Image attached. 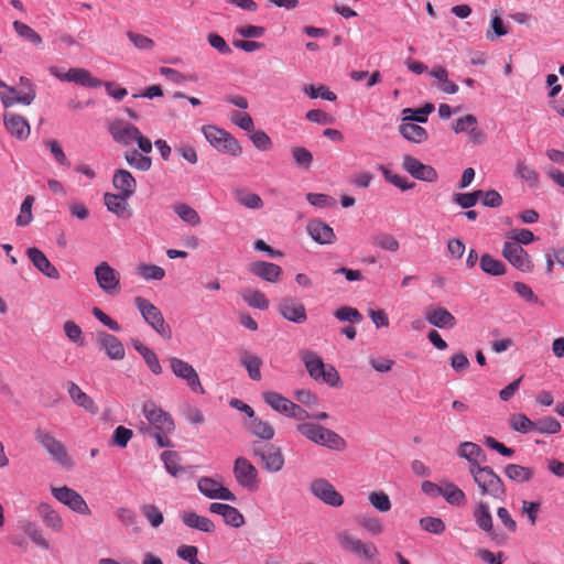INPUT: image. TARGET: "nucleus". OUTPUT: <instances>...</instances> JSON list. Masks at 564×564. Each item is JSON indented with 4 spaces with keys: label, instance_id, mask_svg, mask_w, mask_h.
<instances>
[{
    "label": "nucleus",
    "instance_id": "f257e3e1",
    "mask_svg": "<svg viewBox=\"0 0 564 564\" xmlns=\"http://www.w3.org/2000/svg\"><path fill=\"white\" fill-rule=\"evenodd\" d=\"M108 132L118 144L128 147L132 144V142H137L143 153H150L152 151L153 145L151 140L144 137L138 127L123 119L110 121L108 123Z\"/></svg>",
    "mask_w": 564,
    "mask_h": 564
},
{
    "label": "nucleus",
    "instance_id": "f03ea898",
    "mask_svg": "<svg viewBox=\"0 0 564 564\" xmlns=\"http://www.w3.org/2000/svg\"><path fill=\"white\" fill-rule=\"evenodd\" d=\"M308 375L316 381H322L330 387H336L340 381L338 371L332 365H325L323 359L312 350H303L300 354Z\"/></svg>",
    "mask_w": 564,
    "mask_h": 564
},
{
    "label": "nucleus",
    "instance_id": "7ed1b4c3",
    "mask_svg": "<svg viewBox=\"0 0 564 564\" xmlns=\"http://www.w3.org/2000/svg\"><path fill=\"white\" fill-rule=\"evenodd\" d=\"M469 473L477 484L481 495H488L495 499L502 500L506 496V487L501 478L489 466L469 468Z\"/></svg>",
    "mask_w": 564,
    "mask_h": 564
},
{
    "label": "nucleus",
    "instance_id": "20e7f679",
    "mask_svg": "<svg viewBox=\"0 0 564 564\" xmlns=\"http://www.w3.org/2000/svg\"><path fill=\"white\" fill-rule=\"evenodd\" d=\"M203 133L210 145L214 147L217 151L230 154L235 158L241 155L242 148L240 147L237 139L234 138L229 132L215 126H207L203 128Z\"/></svg>",
    "mask_w": 564,
    "mask_h": 564
},
{
    "label": "nucleus",
    "instance_id": "39448f33",
    "mask_svg": "<svg viewBox=\"0 0 564 564\" xmlns=\"http://www.w3.org/2000/svg\"><path fill=\"white\" fill-rule=\"evenodd\" d=\"M34 437L57 464L67 468L73 466V462L68 456L66 447L61 441L56 440L52 433L37 427L34 430Z\"/></svg>",
    "mask_w": 564,
    "mask_h": 564
},
{
    "label": "nucleus",
    "instance_id": "423d86ee",
    "mask_svg": "<svg viewBox=\"0 0 564 564\" xmlns=\"http://www.w3.org/2000/svg\"><path fill=\"white\" fill-rule=\"evenodd\" d=\"M134 304L141 313L144 321L163 338L170 339L172 336L171 327L165 323L161 311L149 300L137 296Z\"/></svg>",
    "mask_w": 564,
    "mask_h": 564
},
{
    "label": "nucleus",
    "instance_id": "0eeeda50",
    "mask_svg": "<svg viewBox=\"0 0 564 564\" xmlns=\"http://www.w3.org/2000/svg\"><path fill=\"white\" fill-rule=\"evenodd\" d=\"M336 541L339 547L355 555H362L368 560H372L378 554V549L372 542H364L349 530H341L336 533Z\"/></svg>",
    "mask_w": 564,
    "mask_h": 564
},
{
    "label": "nucleus",
    "instance_id": "6e6552de",
    "mask_svg": "<svg viewBox=\"0 0 564 564\" xmlns=\"http://www.w3.org/2000/svg\"><path fill=\"white\" fill-rule=\"evenodd\" d=\"M142 413L152 426L151 432L171 433L174 431L175 424L171 414L158 406L153 401H145L143 403Z\"/></svg>",
    "mask_w": 564,
    "mask_h": 564
},
{
    "label": "nucleus",
    "instance_id": "1a4fd4ad",
    "mask_svg": "<svg viewBox=\"0 0 564 564\" xmlns=\"http://www.w3.org/2000/svg\"><path fill=\"white\" fill-rule=\"evenodd\" d=\"M51 492L56 500L68 507L72 511L84 516L91 513L87 502L76 490L67 486H62L52 487Z\"/></svg>",
    "mask_w": 564,
    "mask_h": 564
},
{
    "label": "nucleus",
    "instance_id": "9d476101",
    "mask_svg": "<svg viewBox=\"0 0 564 564\" xmlns=\"http://www.w3.org/2000/svg\"><path fill=\"white\" fill-rule=\"evenodd\" d=\"M474 520L478 528L487 532L490 539L498 545L507 542V536L500 532L494 530L492 516L489 510V506L479 501L473 512Z\"/></svg>",
    "mask_w": 564,
    "mask_h": 564
},
{
    "label": "nucleus",
    "instance_id": "9b49d317",
    "mask_svg": "<svg viewBox=\"0 0 564 564\" xmlns=\"http://www.w3.org/2000/svg\"><path fill=\"white\" fill-rule=\"evenodd\" d=\"M170 368L172 372L177 377L186 381L187 386L194 392L205 393V390L200 383L197 371L192 365L177 357H171L169 359Z\"/></svg>",
    "mask_w": 564,
    "mask_h": 564
},
{
    "label": "nucleus",
    "instance_id": "f8f14e48",
    "mask_svg": "<svg viewBox=\"0 0 564 564\" xmlns=\"http://www.w3.org/2000/svg\"><path fill=\"white\" fill-rule=\"evenodd\" d=\"M236 481L248 490H257L259 478L257 468L245 457H238L234 464Z\"/></svg>",
    "mask_w": 564,
    "mask_h": 564
},
{
    "label": "nucleus",
    "instance_id": "ddd939ff",
    "mask_svg": "<svg viewBox=\"0 0 564 564\" xmlns=\"http://www.w3.org/2000/svg\"><path fill=\"white\" fill-rule=\"evenodd\" d=\"M311 494L332 507H340L344 503V497L336 488L326 479L317 478L310 484Z\"/></svg>",
    "mask_w": 564,
    "mask_h": 564
},
{
    "label": "nucleus",
    "instance_id": "4468645a",
    "mask_svg": "<svg viewBox=\"0 0 564 564\" xmlns=\"http://www.w3.org/2000/svg\"><path fill=\"white\" fill-rule=\"evenodd\" d=\"M252 453L260 457L262 468L269 473H279L285 464L283 452L279 446L272 444L267 445L265 448L254 446Z\"/></svg>",
    "mask_w": 564,
    "mask_h": 564
},
{
    "label": "nucleus",
    "instance_id": "2eb2a0df",
    "mask_svg": "<svg viewBox=\"0 0 564 564\" xmlns=\"http://www.w3.org/2000/svg\"><path fill=\"white\" fill-rule=\"evenodd\" d=\"M502 256L509 263L521 272H531L533 262L528 252L517 242L506 241L502 248Z\"/></svg>",
    "mask_w": 564,
    "mask_h": 564
},
{
    "label": "nucleus",
    "instance_id": "dca6fc26",
    "mask_svg": "<svg viewBox=\"0 0 564 564\" xmlns=\"http://www.w3.org/2000/svg\"><path fill=\"white\" fill-rule=\"evenodd\" d=\"M98 286L106 293L112 294L120 285V273L106 261L100 262L94 270Z\"/></svg>",
    "mask_w": 564,
    "mask_h": 564
},
{
    "label": "nucleus",
    "instance_id": "f3484780",
    "mask_svg": "<svg viewBox=\"0 0 564 564\" xmlns=\"http://www.w3.org/2000/svg\"><path fill=\"white\" fill-rule=\"evenodd\" d=\"M402 167L414 178L420 181L432 183L438 177L437 172L433 166L423 164L421 161L409 154L403 155Z\"/></svg>",
    "mask_w": 564,
    "mask_h": 564
},
{
    "label": "nucleus",
    "instance_id": "a211bd4d",
    "mask_svg": "<svg viewBox=\"0 0 564 564\" xmlns=\"http://www.w3.org/2000/svg\"><path fill=\"white\" fill-rule=\"evenodd\" d=\"M278 310L285 319L295 324H302L307 319L304 304L292 296L282 297Z\"/></svg>",
    "mask_w": 564,
    "mask_h": 564
},
{
    "label": "nucleus",
    "instance_id": "6ab92c4d",
    "mask_svg": "<svg viewBox=\"0 0 564 564\" xmlns=\"http://www.w3.org/2000/svg\"><path fill=\"white\" fill-rule=\"evenodd\" d=\"M198 490L209 499H221L228 501H236V496L219 481L202 477L197 482Z\"/></svg>",
    "mask_w": 564,
    "mask_h": 564
},
{
    "label": "nucleus",
    "instance_id": "aec40b11",
    "mask_svg": "<svg viewBox=\"0 0 564 564\" xmlns=\"http://www.w3.org/2000/svg\"><path fill=\"white\" fill-rule=\"evenodd\" d=\"M3 124L6 130L19 140H26L30 135L31 128L28 120L13 112H6L3 115Z\"/></svg>",
    "mask_w": 564,
    "mask_h": 564
},
{
    "label": "nucleus",
    "instance_id": "412c9836",
    "mask_svg": "<svg viewBox=\"0 0 564 564\" xmlns=\"http://www.w3.org/2000/svg\"><path fill=\"white\" fill-rule=\"evenodd\" d=\"M209 511L223 517L225 523L232 528H240L245 524L243 514L235 507L220 502H213L209 506Z\"/></svg>",
    "mask_w": 564,
    "mask_h": 564
},
{
    "label": "nucleus",
    "instance_id": "4be33fe9",
    "mask_svg": "<svg viewBox=\"0 0 564 564\" xmlns=\"http://www.w3.org/2000/svg\"><path fill=\"white\" fill-rule=\"evenodd\" d=\"M425 319L435 327L448 329L457 323L455 316L442 306H430L425 312Z\"/></svg>",
    "mask_w": 564,
    "mask_h": 564
},
{
    "label": "nucleus",
    "instance_id": "5701e85b",
    "mask_svg": "<svg viewBox=\"0 0 564 564\" xmlns=\"http://www.w3.org/2000/svg\"><path fill=\"white\" fill-rule=\"evenodd\" d=\"M26 256L32 264L45 276L54 280L59 278L58 270L40 249L35 247L29 248L26 250Z\"/></svg>",
    "mask_w": 564,
    "mask_h": 564
},
{
    "label": "nucleus",
    "instance_id": "b1692460",
    "mask_svg": "<svg viewBox=\"0 0 564 564\" xmlns=\"http://www.w3.org/2000/svg\"><path fill=\"white\" fill-rule=\"evenodd\" d=\"M307 234L321 245H330L336 241L333 228L319 219H313L307 224Z\"/></svg>",
    "mask_w": 564,
    "mask_h": 564
},
{
    "label": "nucleus",
    "instance_id": "393cba45",
    "mask_svg": "<svg viewBox=\"0 0 564 564\" xmlns=\"http://www.w3.org/2000/svg\"><path fill=\"white\" fill-rule=\"evenodd\" d=\"M97 343L110 359L122 360L124 358V347L116 336L106 332H99L97 333Z\"/></svg>",
    "mask_w": 564,
    "mask_h": 564
},
{
    "label": "nucleus",
    "instance_id": "a878e982",
    "mask_svg": "<svg viewBox=\"0 0 564 564\" xmlns=\"http://www.w3.org/2000/svg\"><path fill=\"white\" fill-rule=\"evenodd\" d=\"M36 512L46 528L53 532L59 533L64 529V521L61 514L48 503L41 502L36 507Z\"/></svg>",
    "mask_w": 564,
    "mask_h": 564
},
{
    "label": "nucleus",
    "instance_id": "bb28decb",
    "mask_svg": "<svg viewBox=\"0 0 564 564\" xmlns=\"http://www.w3.org/2000/svg\"><path fill=\"white\" fill-rule=\"evenodd\" d=\"M129 197L130 196H123V194L106 193L104 202L110 213H113L120 218L128 219L132 216V212L127 202Z\"/></svg>",
    "mask_w": 564,
    "mask_h": 564
},
{
    "label": "nucleus",
    "instance_id": "cd10ccee",
    "mask_svg": "<svg viewBox=\"0 0 564 564\" xmlns=\"http://www.w3.org/2000/svg\"><path fill=\"white\" fill-rule=\"evenodd\" d=\"M249 271L252 274L271 283L278 282L282 274V269L280 265L265 261L252 262L249 265Z\"/></svg>",
    "mask_w": 564,
    "mask_h": 564
},
{
    "label": "nucleus",
    "instance_id": "c85d7f7f",
    "mask_svg": "<svg viewBox=\"0 0 564 564\" xmlns=\"http://www.w3.org/2000/svg\"><path fill=\"white\" fill-rule=\"evenodd\" d=\"M180 518L182 522L191 529H195L205 533L215 532L216 528L214 522L207 517L199 516L194 511H182L180 513Z\"/></svg>",
    "mask_w": 564,
    "mask_h": 564
},
{
    "label": "nucleus",
    "instance_id": "c756f323",
    "mask_svg": "<svg viewBox=\"0 0 564 564\" xmlns=\"http://www.w3.org/2000/svg\"><path fill=\"white\" fill-rule=\"evenodd\" d=\"M313 443L337 452H341L347 448L346 441L339 434L325 426L318 433V436Z\"/></svg>",
    "mask_w": 564,
    "mask_h": 564
},
{
    "label": "nucleus",
    "instance_id": "7c9ffc66",
    "mask_svg": "<svg viewBox=\"0 0 564 564\" xmlns=\"http://www.w3.org/2000/svg\"><path fill=\"white\" fill-rule=\"evenodd\" d=\"M458 455L468 460L469 468L475 467L476 469L481 466V463L486 462L482 448L473 442H463L458 447Z\"/></svg>",
    "mask_w": 564,
    "mask_h": 564
},
{
    "label": "nucleus",
    "instance_id": "2f4dec72",
    "mask_svg": "<svg viewBox=\"0 0 564 564\" xmlns=\"http://www.w3.org/2000/svg\"><path fill=\"white\" fill-rule=\"evenodd\" d=\"M67 391L75 404L83 408L85 411L96 414L98 412V406L94 402V400L86 394L78 384L70 381L67 383Z\"/></svg>",
    "mask_w": 564,
    "mask_h": 564
},
{
    "label": "nucleus",
    "instance_id": "473e14b6",
    "mask_svg": "<svg viewBox=\"0 0 564 564\" xmlns=\"http://www.w3.org/2000/svg\"><path fill=\"white\" fill-rule=\"evenodd\" d=\"M112 184L119 194L132 196L137 188V182L132 174L127 170H117L112 177Z\"/></svg>",
    "mask_w": 564,
    "mask_h": 564
},
{
    "label": "nucleus",
    "instance_id": "72a5a7b5",
    "mask_svg": "<svg viewBox=\"0 0 564 564\" xmlns=\"http://www.w3.org/2000/svg\"><path fill=\"white\" fill-rule=\"evenodd\" d=\"M6 89L8 94L3 93L0 95L1 101L6 108L12 107L15 104L29 106L35 99V91L32 88H30V91H24L22 94H19L14 87L8 86Z\"/></svg>",
    "mask_w": 564,
    "mask_h": 564
},
{
    "label": "nucleus",
    "instance_id": "f704fd0d",
    "mask_svg": "<svg viewBox=\"0 0 564 564\" xmlns=\"http://www.w3.org/2000/svg\"><path fill=\"white\" fill-rule=\"evenodd\" d=\"M355 521L359 528H361L371 536H379L386 530L383 521L373 514H359L355 518Z\"/></svg>",
    "mask_w": 564,
    "mask_h": 564
},
{
    "label": "nucleus",
    "instance_id": "c9c22d12",
    "mask_svg": "<svg viewBox=\"0 0 564 564\" xmlns=\"http://www.w3.org/2000/svg\"><path fill=\"white\" fill-rule=\"evenodd\" d=\"M414 122L415 121H402L399 126V132L410 142L422 143L427 140L429 133L423 127Z\"/></svg>",
    "mask_w": 564,
    "mask_h": 564
},
{
    "label": "nucleus",
    "instance_id": "e433bc0d",
    "mask_svg": "<svg viewBox=\"0 0 564 564\" xmlns=\"http://www.w3.org/2000/svg\"><path fill=\"white\" fill-rule=\"evenodd\" d=\"M505 476L511 481L529 482L534 476V469L519 464H508L503 468Z\"/></svg>",
    "mask_w": 564,
    "mask_h": 564
},
{
    "label": "nucleus",
    "instance_id": "4c0bfd02",
    "mask_svg": "<svg viewBox=\"0 0 564 564\" xmlns=\"http://www.w3.org/2000/svg\"><path fill=\"white\" fill-rule=\"evenodd\" d=\"M240 362L247 369L252 380L259 381L261 379L262 360L258 356L248 350H242L240 352Z\"/></svg>",
    "mask_w": 564,
    "mask_h": 564
},
{
    "label": "nucleus",
    "instance_id": "58836bf2",
    "mask_svg": "<svg viewBox=\"0 0 564 564\" xmlns=\"http://www.w3.org/2000/svg\"><path fill=\"white\" fill-rule=\"evenodd\" d=\"M70 83H75L84 87L97 88L102 85V82L97 77H94L86 68H70Z\"/></svg>",
    "mask_w": 564,
    "mask_h": 564
},
{
    "label": "nucleus",
    "instance_id": "ea45409f",
    "mask_svg": "<svg viewBox=\"0 0 564 564\" xmlns=\"http://www.w3.org/2000/svg\"><path fill=\"white\" fill-rule=\"evenodd\" d=\"M262 398L264 402L274 411L285 415L289 413L292 401L282 394L274 391H268L262 394Z\"/></svg>",
    "mask_w": 564,
    "mask_h": 564
},
{
    "label": "nucleus",
    "instance_id": "a19ab883",
    "mask_svg": "<svg viewBox=\"0 0 564 564\" xmlns=\"http://www.w3.org/2000/svg\"><path fill=\"white\" fill-rule=\"evenodd\" d=\"M251 419L252 420L249 423V431L254 436L264 441H270L274 437V429L269 421L254 416Z\"/></svg>",
    "mask_w": 564,
    "mask_h": 564
},
{
    "label": "nucleus",
    "instance_id": "79ce46f5",
    "mask_svg": "<svg viewBox=\"0 0 564 564\" xmlns=\"http://www.w3.org/2000/svg\"><path fill=\"white\" fill-rule=\"evenodd\" d=\"M516 176L528 183L530 186L536 187L539 184V173L532 165L528 164L525 160L517 161Z\"/></svg>",
    "mask_w": 564,
    "mask_h": 564
},
{
    "label": "nucleus",
    "instance_id": "37998d69",
    "mask_svg": "<svg viewBox=\"0 0 564 564\" xmlns=\"http://www.w3.org/2000/svg\"><path fill=\"white\" fill-rule=\"evenodd\" d=\"M241 297L249 306L258 310H267L269 307V300L264 293L259 290L246 289L241 292Z\"/></svg>",
    "mask_w": 564,
    "mask_h": 564
},
{
    "label": "nucleus",
    "instance_id": "c03bdc74",
    "mask_svg": "<svg viewBox=\"0 0 564 564\" xmlns=\"http://www.w3.org/2000/svg\"><path fill=\"white\" fill-rule=\"evenodd\" d=\"M441 496L452 506H463L466 502L465 492L453 482L442 487Z\"/></svg>",
    "mask_w": 564,
    "mask_h": 564
},
{
    "label": "nucleus",
    "instance_id": "a18cd8bd",
    "mask_svg": "<svg viewBox=\"0 0 564 564\" xmlns=\"http://www.w3.org/2000/svg\"><path fill=\"white\" fill-rule=\"evenodd\" d=\"M480 269L490 275L499 276L506 273V265L502 261L495 259L489 253H485L480 258Z\"/></svg>",
    "mask_w": 564,
    "mask_h": 564
},
{
    "label": "nucleus",
    "instance_id": "49530a36",
    "mask_svg": "<svg viewBox=\"0 0 564 564\" xmlns=\"http://www.w3.org/2000/svg\"><path fill=\"white\" fill-rule=\"evenodd\" d=\"M161 459L164 463L166 471L173 477H177L185 471L184 467L180 464L181 458L176 452L164 451L161 454Z\"/></svg>",
    "mask_w": 564,
    "mask_h": 564
},
{
    "label": "nucleus",
    "instance_id": "de8ad7c7",
    "mask_svg": "<svg viewBox=\"0 0 564 564\" xmlns=\"http://www.w3.org/2000/svg\"><path fill=\"white\" fill-rule=\"evenodd\" d=\"M433 104H425L422 108L412 109L404 108L402 110V121H415V122H426L427 116L434 111Z\"/></svg>",
    "mask_w": 564,
    "mask_h": 564
},
{
    "label": "nucleus",
    "instance_id": "09e8293b",
    "mask_svg": "<svg viewBox=\"0 0 564 564\" xmlns=\"http://www.w3.org/2000/svg\"><path fill=\"white\" fill-rule=\"evenodd\" d=\"M174 213L189 226L196 227L200 224V217L198 213L189 205L180 203L174 205Z\"/></svg>",
    "mask_w": 564,
    "mask_h": 564
},
{
    "label": "nucleus",
    "instance_id": "8fccbe9b",
    "mask_svg": "<svg viewBox=\"0 0 564 564\" xmlns=\"http://www.w3.org/2000/svg\"><path fill=\"white\" fill-rule=\"evenodd\" d=\"M509 425L513 431L525 434L534 432L535 422L525 414L514 413L509 417Z\"/></svg>",
    "mask_w": 564,
    "mask_h": 564
},
{
    "label": "nucleus",
    "instance_id": "3c124183",
    "mask_svg": "<svg viewBox=\"0 0 564 564\" xmlns=\"http://www.w3.org/2000/svg\"><path fill=\"white\" fill-rule=\"evenodd\" d=\"M368 501L376 510L382 513L390 511L392 507L389 496L382 490L371 491L368 495Z\"/></svg>",
    "mask_w": 564,
    "mask_h": 564
},
{
    "label": "nucleus",
    "instance_id": "603ef678",
    "mask_svg": "<svg viewBox=\"0 0 564 564\" xmlns=\"http://www.w3.org/2000/svg\"><path fill=\"white\" fill-rule=\"evenodd\" d=\"M124 159L130 166L140 171H148L152 165V160L149 156L140 154L137 150L127 151Z\"/></svg>",
    "mask_w": 564,
    "mask_h": 564
},
{
    "label": "nucleus",
    "instance_id": "864d4df0",
    "mask_svg": "<svg viewBox=\"0 0 564 564\" xmlns=\"http://www.w3.org/2000/svg\"><path fill=\"white\" fill-rule=\"evenodd\" d=\"M562 425L558 420L552 416H544L535 421L534 432L540 434H556L561 431Z\"/></svg>",
    "mask_w": 564,
    "mask_h": 564
},
{
    "label": "nucleus",
    "instance_id": "5fc2aeb1",
    "mask_svg": "<svg viewBox=\"0 0 564 564\" xmlns=\"http://www.w3.org/2000/svg\"><path fill=\"white\" fill-rule=\"evenodd\" d=\"M140 510L152 528H158L163 523L164 516L155 505H142Z\"/></svg>",
    "mask_w": 564,
    "mask_h": 564
},
{
    "label": "nucleus",
    "instance_id": "6e6d98bb",
    "mask_svg": "<svg viewBox=\"0 0 564 564\" xmlns=\"http://www.w3.org/2000/svg\"><path fill=\"white\" fill-rule=\"evenodd\" d=\"M137 273L145 281H160L165 276L164 269L156 264H140L137 268Z\"/></svg>",
    "mask_w": 564,
    "mask_h": 564
},
{
    "label": "nucleus",
    "instance_id": "4d7b16f0",
    "mask_svg": "<svg viewBox=\"0 0 564 564\" xmlns=\"http://www.w3.org/2000/svg\"><path fill=\"white\" fill-rule=\"evenodd\" d=\"M34 203V197L28 195L21 204L20 214L15 218V224L20 227L28 226L32 219V206Z\"/></svg>",
    "mask_w": 564,
    "mask_h": 564
},
{
    "label": "nucleus",
    "instance_id": "13d9d810",
    "mask_svg": "<svg viewBox=\"0 0 564 564\" xmlns=\"http://www.w3.org/2000/svg\"><path fill=\"white\" fill-rule=\"evenodd\" d=\"M235 198L239 204L248 208L260 209L263 207V202L261 197L254 193L239 191L236 193Z\"/></svg>",
    "mask_w": 564,
    "mask_h": 564
},
{
    "label": "nucleus",
    "instance_id": "bf43d9fd",
    "mask_svg": "<svg viewBox=\"0 0 564 564\" xmlns=\"http://www.w3.org/2000/svg\"><path fill=\"white\" fill-rule=\"evenodd\" d=\"M13 28L21 37H24L25 40L30 41L35 45L42 44L41 35L28 24L20 21H14Z\"/></svg>",
    "mask_w": 564,
    "mask_h": 564
},
{
    "label": "nucleus",
    "instance_id": "052dcab7",
    "mask_svg": "<svg viewBox=\"0 0 564 564\" xmlns=\"http://www.w3.org/2000/svg\"><path fill=\"white\" fill-rule=\"evenodd\" d=\"M482 195V191L478 189L471 193H456L453 196V202L458 204L462 208L468 209L475 206Z\"/></svg>",
    "mask_w": 564,
    "mask_h": 564
},
{
    "label": "nucleus",
    "instance_id": "680f3d73",
    "mask_svg": "<svg viewBox=\"0 0 564 564\" xmlns=\"http://www.w3.org/2000/svg\"><path fill=\"white\" fill-rule=\"evenodd\" d=\"M420 527L424 531L433 534H442L446 529L444 521L435 517H424L420 519Z\"/></svg>",
    "mask_w": 564,
    "mask_h": 564
},
{
    "label": "nucleus",
    "instance_id": "e2e57ef3",
    "mask_svg": "<svg viewBox=\"0 0 564 564\" xmlns=\"http://www.w3.org/2000/svg\"><path fill=\"white\" fill-rule=\"evenodd\" d=\"M373 245L391 252L399 250V241L390 234H379L373 237Z\"/></svg>",
    "mask_w": 564,
    "mask_h": 564
},
{
    "label": "nucleus",
    "instance_id": "0e129e2a",
    "mask_svg": "<svg viewBox=\"0 0 564 564\" xmlns=\"http://www.w3.org/2000/svg\"><path fill=\"white\" fill-rule=\"evenodd\" d=\"M334 316L343 322L360 323L362 321V315L360 312L357 308L350 306L339 307L335 311Z\"/></svg>",
    "mask_w": 564,
    "mask_h": 564
},
{
    "label": "nucleus",
    "instance_id": "69168bd1",
    "mask_svg": "<svg viewBox=\"0 0 564 564\" xmlns=\"http://www.w3.org/2000/svg\"><path fill=\"white\" fill-rule=\"evenodd\" d=\"M324 426L314 422H302L296 425V431L306 440L314 442Z\"/></svg>",
    "mask_w": 564,
    "mask_h": 564
},
{
    "label": "nucleus",
    "instance_id": "338daca9",
    "mask_svg": "<svg viewBox=\"0 0 564 564\" xmlns=\"http://www.w3.org/2000/svg\"><path fill=\"white\" fill-rule=\"evenodd\" d=\"M23 530L37 546L44 550L50 549V542L43 536L42 531L35 524L28 522Z\"/></svg>",
    "mask_w": 564,
    "mask_h": 564
},
{
    "label": "nucleus",
    "instance_id": "774afa93",
    "mask_svg": "<svg viewBox=\"0 0 564 564\" xmlns=\"http://www.w3.org/2000/svg\"><path fill=\"white\" fill-rule=\"evenodd\" d=\"M292 156L299 166L308 169L313 162L312 153L303 147H293L291 149Z\"/></svg>",
    "mask_w": 564,
    "mask_h": 564
}]
</instances>
